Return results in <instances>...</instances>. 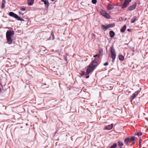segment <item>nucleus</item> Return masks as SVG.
Returning <instances> with one entry per match:
<instances>
[{"label": "nucleus", "instance_id": "nucleus-11", "mask_svg": "<svg viewBox=\"0 0 148 148\" xmlns=\"http://www.w3.org/2000/svg\"><path fill=\"white\" fill-rule=\"evenodd\" d=\"M113 126V125L112 124L110 125H108L107 126H106L105 127V128H104V130H110L112 129Z\"/></svg>", "mask_w": 148, "mask_h": 148}, {"label": "nucleus", "instance_id": "nucleus-41", "mask_svg": "<svg viewBox=\"0 0 148 148\" xmlns=\"http://www.w3.org/2000/svg\"><path fill=\"white\" fill-rule=\"evenodd\" d=\"M146 119H147V120H148V118H146Z\"/></svg>", "mask_w": 148, "mask_h": 148}, {"label": "nucleus", "instance_id": "nucleus-35", "mask_svg": "<svg viewBox=\"0 0 148 148\" xmlns=\"http://www.w3.org/2000/svg\"><path fill=\"white\" fill-rule=\"evenodd\" d=\"M139 144H140V145L141 144V142L140 141V140H139Z\"/></svg>", "mask_w": 148, "mask_h": 148}, {"label": "nucleus", "instance_id": "nucleus-17", "mask_svg": "<svg viewBox=\"0 0 148 148\" xmlns=\"http://www.w3.org/2000/svg\"><path fill=\"white\" fill-rule=\"evenodd\" d=\"M50 40H54L55 39L54 35V33L52 31L51 32V36L49 38Z\"/></svg>", "mask_w": 148, "mask_h": 148}, {"label": "nucleus", "instance_id": "nucleus-1", "mask_svg": "<svg viewBox=\"0 0 148 148\" xmlns=\"http://www.w3.org/2000/svg\"><path fill=\"white\" fill-rule=\"evenodd\" d=\"M110 53L112 60V61L113 62L116 58V53L115 50L113 46L110 47Z\"/></svg>", "mask_w": 148, "mask_h": 148}, {"label": "nucleus", "instance_id": "nucleus-3", "mask_svg": "<svg viewBox=\"0 0 148 148\" xmlns=\"http://www.w3.org/2000/svg\"><path fill=\"white\" fill-rule=\"evenodd\" d=\"M115 26L114 23H112L106 25H103L101 26L102 29L105 31L109 28L113 27Z\"/></svg>", "mask_w": 148, "mask_h": 148}, {"label": "nucleus", "instance_id": "nucleus-32", "mask_svg": "<svg viewBox=\"0 0 148 148\" xmlns=\"http://www.w3.org/2000/svg\"><path fill=\"white\" fill-rule=\"evenodd\" d=\"M18 13L20 15H23V14L21 12H18Z\"/></svg>", "mask_w": 148, "mask_h": 148}, {"label": "nucleus", "instance_id": "nucleus-6", "mask_svg": "<svg viewBox=\"0 0 148 148\" xmlns=\"http://www.w3.org/2000/svg\"><path fill=\"white\" fill-rule=\"evenodd\" d=\"M14 34V32L13 30H8L6 33V36L11 37Z\"/></svg>", "mask_w": 148, "mask_h": 148}, {"label": "nucleus", "instance_id": "nucleus-30", "mask_svg": "<svg viewBox=\"0 0 148 148\" xmlns=\"http://www.w3.org/2000/svg\"><path fill=\"white\" fill-rule=\"evenodd\" d=\"M108 62H106V63H104V64H103V65L105 66H107L108 65Z\"/></svg>", "mask_w": 148, "mask_h": 148}, {"label": "nucleus", "instance_id": "nucleus-31", "mask_svg": "<svg viewBox=\"0 0 148 148\" xmlns=\"http://www.w3.org/2000/svg\"><path fill=\"white\" fill-rule=\"evenodd\" d=\"M84 73H85L83 71H82L81 72V75H83L84 74Z\"/></svg>", "mask_w": 148, "mask_h": 148}, {"label": "nucleus", "instance_id": "nucleus-13", "mask_svg": "<svg viewBox=\"0 0 148 148\" xmlns=\"http://www.w3.org/2000/svg\"><path fill=\"white\" fill-rule=\"evenodd\" d=\"M114 6L112 4L110 3L108 4L107 6V8L108 10H111L114 8Z\"/></svg>", "mask_w": 148, "mask_h": 148}, {"label": "nucleus", "instance_id": "nucleus-38", "mask_svg": "<svg viewBox=\"0 0 148 148\" xmlns=\"http://www.w3.org/2000/svg\"><path fill=\"white\" fill-rule=\"evenodd\" d=\"M41 1H42V2H44V0H41Z\"/></svg>", "mask_w": 148, "mask_h": 148}, {"label": "nucleus", "instance_id": "nucleus-33", "mask_svg": "<svg viewBox=\"0 0 148 148\" xmlns=\"http://www.w3.org/2000/svg\"><path fill=\"white\" fill-rule=\"evenodd\" d=\"M89 77V75H87V76H86V78H88Z\"/></svg>", "mask_w": 148, "mask_h": 148}, {"label": "nucleus", "instance_id": "nucleus-39", "mask_svg": "<svg viewBox=\"0 0 148 148\" xmlns=\"http://www.w3.org/2000/svg\"><path fill=\"white\" fill-rule=\"evenodd\" d=\"M51 1H55V0H51Z\"/></svg>", "mask_w": 148, "mask_h": 148}, {"label": "nucleus", "instance_id": "nucleus-18", "mask_svg": "<svg viewBox=\"0 0 148 148\" xmlns=\"http://www.w3.org/2000/svg\"><path fill=\"white\" fill-rule=\"evenodd\" d=\"M2 5L1 8L2 9L4 8L5 7V4L6 3V1L5 0H2Z\"/></svg>", "mask_w": 148, "mask_h": 148}, {"label": "nucleus", "instance_id": "nucleus-29", "mask_svg": "<svg viewBox=\"0 0 148 148\" xmlns=\"http://www.w3.org/2000/svg\"><path fill=\"white\" fill-rule=\"evenodd\" d=\"M21 10L22 11H24L25 10L26 8H22L21 9Z\"/></svg>", "mask_w": 148, "mask_h": 148}, {"label": "nucleus", "instance_id": "nucleus-12", "mask_svg": "<svg viewBox=\"0 0 148 148\" xmlns=\"http://www.w3.org/2000/svg\"><path fill=\"white\" fill-rule=\"evenodd\" d=\"M7 40V42L9 44H11L12 43V40L11 37L6 36Z\"/></svg>", "mask_w": 148, "mask_h": 148}, {"label": "nucleus", "instance_id": "nucleus-19", "mask_svg": "<svg viewBox=\"0 0 148 148\" xmlns=\"http://www.w3.org/2000/svg\"><path fill=\"white\" fill-rule=\"evenodd\" d=\"M115 34L114 32L112 31H110L109 32L110 36L111 38H113Z\"/></svg>", "mask_w": 148, "mask_h": 148}, {"label": "nucleus", "instance_id": "nucleus-4", "mask_svg": "<svg viewBox=\"0 0 148 148\" xmlns=\"http://www.w3.org/2000/svg\"><path fill=\"white\" fill-rule=\"evenodd\" d=\"M101 14L104 17L107 18H110V16L108 14L106 11L102 10L101 11Z\"/></svg>", "mask_w": 148, "mask_h": 148}, {"label": "nucleus", "instance_id": "nucleus-9", "mask_svg": "<svg viewBox=\"0 0 148 148\" xmlns=\"http://www.w3.org/2000/svg\"><path fill=\"white\" fill-rule=\"evenodd\" d=\"M139 92L140 91H137L134 93H133L130 97V99L132 101L137 96H138Z\"/></svg>", "mask_w": 148, "mask_h": 148}, {"label": "nucleus", "instance_id": "nucleus-20", "mask_svg": "<svg viewBox=\"0 0 148 148\" xmlns=\"http://www.w3.org/2000/svg\"><path fill=\"white\" fill-rule=\"evenodd\" d=\"M126 25H124V26L121 29V32L122 33L124 32L125 30L126 29Z\"/></svg>", "mask_w": 148, "mask_h": 148}, {"label": "nucleus", "instance_id": "nucleus-40", "mask_svg": "<svg viewBox=\"0 0 148 148\" xmlns=\"http://www.w3.org/2000/svg\"><path fill=\"white\" fill-rule=\"evenodd\" d=\"M141 140V139L140 138V139H139V140L140 141Z\"/></svg>", "mask_w": 148, "mask_h": 148}, {"label": "nucleus", "instance_id": "nucleus-36", "mask_svg": "<svg viewBox=\"0 0 148 148\" xmlns=\"http://www.w3.org/2000/svg\"><path fill=\"white\" fill-rule=\"evenodd\" d=\"M99 54H101V51H99Z\"/></svg>", "mask_w": 148, "mask_h": 148}, {"label": "nucleus", "instance_id": "nucleus-27", "mask_svg": "<svg viewBox=\"0 0 148 148\" xmlns=\"http://www.w3.org/2000/svg\"><path fill=\"white\" fill-rule=\"evenodd\" d=\"M138 136H141L142 135V133L141 132H137L136 134Z\"/></svg>", "mask_w": 148, "mask_h": 148}, {"label": "nucleus", "instance_id": "nucleus-24", "mask_svg": "<svg viewBox=\"0 0 148 148\" xmlns=\"http://www.w3.org/2000/svg\"><path fill=\"white\" fill-rule=\"evenodd\" d=\"M99 57V54H96V55L94 56V57H95V59L94 60H97V59Z\"/></svg>", "mask_w": 148, "mask_h": 148}, {"label": "nucleus", "instance_id": "nucleus-14", "mask_svg": "<svg viewBox=\"0 0 148 148\" xmlns=\"http://www.w3.org/2000/svg\"><path fill=\"white\" fill-rule=\"evenodd\" d=\"M45 4V6L46 8H48L49 6V3L48 0H44L43 2Z\"/></svg>", "mask_w": 148, "mask_h": 148}, {"label": "nucleus", "instance_id": "nucleus-21", "mask_svg": "<svg viewBox=\"0 0 148 148\" xmlns=\"http://www.w3.org/2000/svg\"><path fill=\"white\" fill-rule=\"evenodd\" d=\"M129 139V140L130 141H131L132 142L135 141V137L134 136H132L131 137H128Z\"/></svg>", "mask_w": 148, "mask_h": 148}, {"label": "nucleus", "instance_id": "nucleus-7", "mask_svg": "<svg viewBox=\"0 0 148 148\" xmlns=\"http://www.w3.org/2000/svg\"><path fill=\"white\" fill-rule=\"evenodd\" d=\"M94 69V68L89 65L87 69L86 75L89 74L91 71H93Z\"/></svg>", "mask_w": 148, "mask_h": 148}, {"label": "nucleus", "instance_id": "nucleus-10", "mask_svg": "<svg viewBox=\"0 0 148 148\" xmlns=\"http://www.w3.org/2000/svg\"><path fill=\"white\" fill-rule=\"evenodd\" d=\"M97 62L96 60H94L92 62L91 64L90 65L94 69V68L97 66Z\"/></svg>", "mask_w": 148, "mask_h": 148}, {"label": "nucleus", "instance_id": "nucleus-26", "mask_svg": "<svg viewBox=\"0 0 148 148\" xmlns=\"http://www.w3.org/2000/svg\"><path fill=\"white\" fill-rule=\"evenodd\" d=\"M118 144L119 146H121L123 145V142L118 141Z\"/></svg>", "mask_w": 148, "mask_h": 148}, {"label": "nucleus", "instance_id": "nucleus-25", "mask_svg": "<svg viewBox=\"0 0 148 148\" xmlns=\"http://www.w3.org/2000/svg\"><path fill=\"white\" fill-rule=\"evenodd\" d=\"M117 146V144L116 143H114L113 145L111 146L110 148H115Z\"/></svg>", "mask_w": 148, "mask_h": 148}, {"label": "nucleus", "instance_id": "nucleus-5", "mask_svg": "<svg viewBox=\"0 0 148 148\" xmlns=\"http://www.w3.org/2000/svg\"><path fill=\"white\" fill-rule=\"evenodd\" d=\"M137 4L135 3L127 8V11H132L134 10L136 8Z\"/></svg>", "mask_w": 148, "mask_h": 148}, {"label": "nucleus", "instance_id": "nucleus-16", "mask_svg": "<svg viewBox=\"0 0 148 148\" xmlns=\"http://www.w3.org/2000/svg\"><path fill=\"white\" fill-rule=\"evenodd\" d=\"M27 3L29 5H31L34 3V0H27Z\"/></svg>", "mask_w": 148, "mask_h": 148}, {"label": "nucleus", "instance_id": "nucleus-42", "mask_svg": "<svg viewBox=\"0 0 148 148\" xmlns=\"http://www.w3.org/2000/svg\"><path fill=\"white\" fill-rule=\"evenodd\" d=\"M146 119H147V120H148V118H146Z\"/></svg>", "mask_w": 148, "mask_h": 148}, {"label": "nucleus", "instance_id": "nucleus-22", "mask_svg": "<svg viewBox=\"0 0 148 148\" xmlns=\"http://www.w3.org/2000/svg\"><path fill=\"white\" fill-rule=\"evenodd\" d=\"M119 60H120L123 61L124 60V57L121 55H119Z\"/></svg>", "mask_w": 148, "mask_h": 148}, {"label": "nucleus", "instance_id": "nucleus-37", "mask_svg": "<svg viewBox=\"0 0 148 148\" xmlns=\"http://www.w3.org/2000/svg\"><path fill=\"white\" fill-rule=\"evenodd\" d=\"M64 59H65V60L67 61V59H66V58H65V57H64Z\"/></svg>", "mask_w": 148, "mask_h": 148}, {"label": "nucleus", "instance_id": "nucleus-43", "mask_svg": "<svg viewBox=\"0 0 148 148\" xmlns=\"http://www.w3.org/2000/svg\"><path fill=\"white\" fill-rule=\"evenodd\" d=\"M120 148H122L121 147H120Z\"/></svg>", "mask_w": 148, "mask_h": 148}, {"label": "nucleus", "instance_id": "nucleus-23", "mask_svg": "<svg viewBox=\"0 0 148 148\" xmlns=\"http://www.w3.org/2000/svg\"><path fill=\"white\" fill-rule=\"evenodd\" d=\"M136 16H134L131 19V23H134L136 21Z\"/></svg>", "mask_w": 148, "mask_h": 148}, {"label": "nucleus", "instance_id": "nucleus-28", "mask_svg": "<svg viewBox=\"0 0 148 148\" xmlns=\"http://www.w3.org/2000/svg\"><path fill=\"white\" fill-rule=\"evenodd\" d=\"M92 3L95 4L97 2V0H92Z\"/></svg>", "mask_w": 148, "mask_h": 148}, {"label": "nucleus", "instance_id": "nucleus-2", "mask_svg": "<svg viewBox=\"0 0 148 148\" xmlns=\"http://www.w3.org/2000/svg\"><path fill=\"white\" fill-rule=\"evenodd\" d=\"M9 15L10 16L14 17L18 21H25L24 19L20 18V17L17 14L13 12H10L9 13Z\"/></svg>", "mask_w": 148, "mask_h": 148}, {"label": "nucleus", "instance_id": "nucleus-8", "mask_svg": "<svg viewBox=\"0 0 148 148\" xmlns=\"http://www.w3.org/2000/svg\"><path fill=\"white\" fill-rule=\"evenodd\" d=\"M131 0H125V2L122 5V8H126L129 4V3L131 1Z\"/></svg>", "mask_w": 148, "mask_h": 148}, {"label": "nucleus", "instance_id": "nucleus-34", "mask_svg": "<svg viewBox=\"0 0 148 148\" xmlns=\"http://www.w3.org/2000/svg\"><path fill=\"white\" fill-rule=\"evenodd\" d=\"M127 31L129 32H130V30L129 29H127Z\"/></svg>", "mask_w": 148, "mask_h": 148}, {"label": "nucleus", "instance_id": "nucleus-15", "mask_svg": "<svg viewBox=\"0 0 148 148\" xmlns=\"http://www.w3.org/2000/svg\"><path fill=\"white\" fill-rule=\"evenodd\" d=\"M130 142L129 139L128 138H127L125 139L124 143L127 145H129V142Z\"/></svg>", "mask_w": 148, "mask_h": 148}]
</instances>
